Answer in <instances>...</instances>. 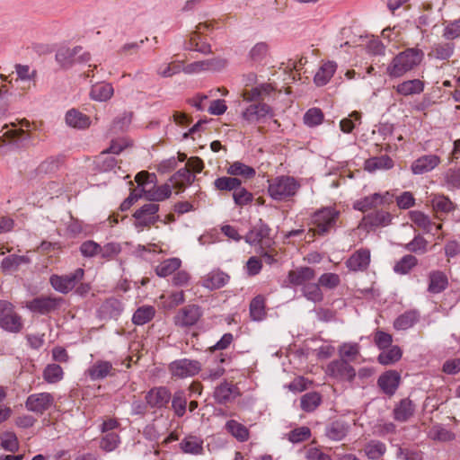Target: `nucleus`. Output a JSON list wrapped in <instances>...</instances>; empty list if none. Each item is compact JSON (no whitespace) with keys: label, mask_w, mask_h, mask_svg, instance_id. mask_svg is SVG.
I'll list each match as a JSON object with an SVG mask.
<instances>
[{"label":"nucleus","mask_w":460,"mask_h":460,"mask_svg":"<svg viewBox=\"0 0 460 460\" xmlns=\"http://www.w3.org/2000/svg\"><path fill=\"white\" fill-rule=\"evenodd\" d=\"M424 57L421 49L410 48L397 54L386 67L390 77L397 78L419 66Z\"/></svg>","instance_id":"nucleus-1"},{"label":"nucleus","mask_w":460,"mask_h":460,"mask_svg":"<svg viewBox=\"0 0 460 460\" xmlns=\"http://www.w3.org/2000/svg\"><path fill=\"white\" fill-rule=\"evenodd\" d=\"M299 188L300 184L295 178L279 176L270 181L268 192L273 199L281 201L293 197Z\"/></svg>","instance_id":"nucleus-2"},{"label":"nucleus","mask_w":460,"mask_h":460,"mask_svg":"<svg viewBox=\"0 0 460 460\" xmlns=\"http://www.w3.org/2000/svg\"><path fill=\"white\" fill-rule=\"evenodd\" d=\"M84 275V270L78 268L74 272L66 275H52L49 279V282L55 290L62 294H67L83 279Z\"/></svg>","instance_id":"nucleus-3"},{"label":"nucleus","mask_w":460,"mask_h":460,"mask_svg":"<svg viewBox=\"0 0 460 460\" xmlns=\"http://www.w3.org/2000/svg\"><path fill=\"white\" fill-rule=\"evenodd\" d=\"M326 374L338 381L351 382L356 376V370L348 360L339 358L327 365Z\"/></svg>","instance_id":"nucleus-4"},{"label":"nucleus","mask_w":460,"mask_h":460,"mask_svg":"<svg viewBox=\"0 0 460 460\" xmlns=\"http://www.w3.org/2000/svg\"><path fill=\"white\" fill-rule=\"evenodd\" d=\"M203 314L202 309L197 305H188L178 310L173 317L176 326L187 328L195 325Z\"/></svg>","instance_id":"nucleus-5"},{"label":"nucleus","mask_w":460,"mask_h":460,"mask_svg":"<svg viewBox=\"0 0 460 460\" xmlns=\"http://www.w3.org/2000/svg\"><path fill=\"white\" fill-rule=\"evenodd\" d=\"M201 370V364L198 360L181 358L172 361L169 365L172 376L177 378H186L197 375Z\"/></svg>","instance_id":"nucleus-6"},{"label":"nucleus","mask_w":460,"mask_h":460,"mask_svg":"<svg viewBox=\"0 0 460 460\" xmlns=\"http://www.w3.org/2000/svg\"><path fill=\"white\" fill-rule=\"evenodd\" d=\"M339 213L332 208H326L314 213L313 224L314 234H323L332 227L336 222Z\"/></svg>","instance_id":"nucleus-7"},{"label":"nucleus","mask_w":460,"mask_h":460,"mask_svg":"<svg viewBox=\"0 0 460 460\" xmlns=\"http://www.w3.org/2000/svg\"><path fill=\"white\" fill-rule=\"evenodd\" d=\"M55 398L50 393H37L29 395L25 402L28 411L37 414H43L54 405Z\"/></svg>","instance_id":"nucleus-8"},{"label":"nucleus","mask_w":460,"mask_h":460,"mask_svg":"<svg viewBox=\"0 0 460 460\" xmlns=\"http://www.w3.org/2000/svg\"><path fill=\"white\" fill-rule=\"evenodd\" d=\"M394 196L390 194L388 191L384 194L381 193H374L372 195L367 196L361 199L357 200L353 207L355 209L367 212L368 210L376 208L379 206L385 204H390L393 202Z\"/></svg>","instance_id":"nucleus-9"},{"label":"nucleus","mask_w":460,"mask_h":460,"mask_svg":"<svg viewBox=\"0 0 460 460\" xmlns=\"http://www.w3.org/2000/svg\"><path fill=\"white\" fill-rule=\"evenodd\" d=\"M62 301L61 297L40 296L28 302L27 308L34 313L47 314L57 310Z\"/></svg>","instance_id":"nucleus-10"},{"label":"nucleus","mask_w":460,"mask_h":460,"mask_svg":"<svg viewBox=\"0 0 460 460\" xmlns=\"http://www.w3.org/2000/svg\"><path fill=\"white\" fill-rule=\"evenodd\" d=\"M158 210L159 206L155 203L145 204L134 213V217L136 218L135 226L137 227H145L154 225L158 218V216H156Z\"/></svg>","instance_id":"nucleus-11"},{"label":"nucleus","mask_w":460,"mask_h":460,"mask_svg":"<svg viewBox=\"0 0 460 460\" xmlns=\"http://www.w3.org/2000/svg\"><path fill=\"white\" fill-rule=\"evenodd\" d=\"M172 398L170 391L164 386L154 387L146 394V405L161 409L166 407Z\"/></svg>","instance_id":"nucleus-12"},{"label":"nucleus","mask_w":460,"mask_h":460,"mask_svg":"<svg viewBox=\"0 0 460 460\" xmlns=\"http://www.w3.org/2000/svg\"><path fill=\"white\" fill-rule=\"evenodd\" d=\"M391 220L392 217L390 213L384 210H376L366 215L362 218L359 226L369 231L375 227L388 226L391 223Z\"/></svg>","instance_id":"nucleus-13"},{"label":"nucleus","mask_w":460,"mask_h":460,"mask_svg":"<svg viewBox=\"0 0 460 460\" xmlns=\"http://www.w3.org/2000/svg\"><path fill=\"white\" fill-rule=\"evenodd\" d=\"M239 395L240 393L238 387L226 380L217 385L214 391V398L216 402L220 404H226L232 402Z\"/></svg>","instance_id":"nucleus-14"},{"label":"nucleus","mask_w":460,"mask_h":460,"mask_svg":"<svg viewBox=\"0 0 460 460\" xmlns=\"http://www.w3.org/2000/svg\"><path fill=\"white\" fill-rule=\"evenodd\" d=\"M441 163L439 156L436 155H425L416 159L411 165L413 174H424L431 172Z\"/></svg>","instance_id":"nucleus-15"},{"label":"nucleus","mask_w":460,"mask_h":460,"mask_svg":"<svg viewBox=\"0 0 460 460\" xmlns=\"http://www.w3.org/2000/svg\"><path fill=\"white\" fill-rule=\"evenodd\" d=\"M116 369L110 361L97 360L87 370L86 374L91 380H102L115 376Z\"/></svg>","instance_id":"nucleus-16"},{"label":"nucleus","mask_w":460,"mask_h":460,"mask_svg":"<svg viewBox=\"0 0 460 460\" xmlns=\"http://www.w3.org/2000/svg\"><path fill=\"white\" fill-rule=\"evenodd\" d=\"M370 263V252L367 249L356 251L346 261L347 267L353 271H363Z\"/></svg>","instance_id":"nucleus-17"},{"label":"nucleus","mask_w":460,"mask_h":460,"mask_svg":"<svg viewBox=\"0 0 460 460\" xmlns=\"http://www.w3.org/2000/svg\"><path fill=\"white\" fill-rule=\"evenodd\" d=\"M270 107L265 103L250 105L242 116L248 123H255L270 112Z\"/></svg>","instance_id":"nucleus-18"},{"label":"nucleus","mask_w":460,"mask_h":460,"mask_svg":"<svg viewBox=\"0 0 460 460\" xmlns=\"http://www.w3.org/2000/svg\"><path fill=\"white\" fill-rule=\"evenodd\" d=\"M81 52V46H76L73 49L63 47L58 50L56 54V60L61 66L68 68L75 64V57Z\"/></svg>","instance_id":"nucleus-19"},{"label":"nucleus","mask_w":460,"mask_h":460,"mask_svg":"<svg viewBox=\"0 0 460 460\" xmlns=\"http://www.w3.org/2000/svg\"><path fill=\"white\" fill-rule=\"evenodd\" d=\"M400 382V376L395 371H387L378 378V385L386 394L395 393Z\"/></svg>","instance_id":"nucleus-20"},{"label":"nucleus","mask_w":460,"mask_h":460,"mask_svg":"<svg viewBox=\"0 0 460 460\" xmlns=\"http://www.w3.org/2000/svg\"><path fill=\"white\" fill-rule=\"evenodd\" d=\"M315 272L312 268L300 267L288 272V280L291 284L296 286L305 285L306 281L314 279Z\"/></svg>","instance_id":"nucleus-21"},{"label":"nucleus","mask_w":460,"mask_h":460,"mask_svg":"<svg viewBox=\"0 0 460 460\" xmlns=\"http://www.w3.org/2000/svg\"><path fill=\"white\" fill-rule=\"evenodd\" d=\"M429 279L428 291L432 294L441 293L448 286L447 277L440 270L431 271L429 275Z\"/></svg>","instance_id":"nucleus-22"},{"label":"nucleus","mask_w":460,"mask_h":460,"mask_svg":"<svg viewBox=\"0 0 460 460\" xmlns=\"http://www.w3.org/2000/svg\"><path fill=\"white\" fill-rule=\"evenodd\" d=\"M394 89L403 96L420 94L424 90V83L420 79L407 80L394 86Z\"/></svg>","instance_id":"nucleus-23"},{"label":"nucleus","mask_w":460,"mask_h":460,"mask_svg":"<svg viewBox=\"0 0 460 460\" xmlns=\"http://www.w3.org/2000/svg\"><path fill=\"white\" fill-rule=\"evenodd\" d=\"M66 122L69 127L77 129L87 128L91 124L90 118L75 109L69 110L66 112Z\"/></svg>","instance_id":"nucleus-24"},{"label":"nucleus","mask_w":460,"mask_h":460,"mask_svg":"<svg viewBox=\"0 0 460 460\" xmlns=\"http://www.w3.org/2000/svg\"><path fill=\"white\" fill-rule=\"evenodd\" d=\"M270 227L267 225L261 224L248 232L245 235L244 240L246 243L254 245L258 243H263L270 235Z\"/></svg>","instance_id":"nucleus-25"},{"label":"nucleus","mask_w":460,"mask_h":460,"mask_svg":"<svg viewBox=\"0 0 460 460\" xmlns=\"http://www.w3.org/2000/svg\"><path fill=\"white\" fill-rule=\"evenodd\" d=\"M455 44L450 42L436 43L432 46L429 57L438 60H448L454 54Z\"/></svg>","instance_id":"nucleus-26"},{"label":"nucleus","mask_w":460,"mask_h":460,"mask_svg":"<svg viewBox=\"0 0 460 460\" xmlns=\"http://www.w3.org/2000/svg\"><path fill=\"white\" fill-rule=\"evenodd\" d=\"M121 311V304L116 298H109L104 301L100 309L99 314L102 319L117 318Z\"/></svg>","instance_id":"nucleus-27"},{"label":"nucleus","mask_w":460,"mask_h":460,"mask_svg":"<svg viewBox=\"0 0 460 460\" xmlns=\"http://www.w3.org/2000/svg\"><path fill=\"white\" fill-rule=\"evenodd\" d=\"M195 180V176L187 167L178 170L171 178L170 181L173 188L179 190L184 189L187 185L191 184Z\"/></svg>","instance_id":"nucleus-28"},{"label":"nucleus","mask_w":460,"mask_h":460,"mask_svg":"<svg viewBox=\"0 0 460 460\" xmlns=\"http://www.w3.org/2000/svg\"><path fill=\"white\" fill-rule=\"evenodd\" d=\"M415 406L412 402L408 399H402L399 404L394 409V417L396 420L404 422L409 420L414 413Z\"/></svg>","instance_id":"nucleus-29"},{"label":"nucleus","mask_w":460,"mask_h":460,"mask_svg":"<svg viewBox=\"0 0 460 460\" xmlns=\"http://www.w3.org/2000/svg\"><path fill=\"white\" fill-rule=\"evenodd\" d=\"M336 64L332 61L324 63L316 72L314 82L317 86L325 85L330 79L333 76L336 71Z\"/></svg>","instance_id":"nucleus-30"},{"label":"nucleus","mask_w":460,"mask_h":460,"mask_svg":"<svg viewBox=\"0 0 460 460\" xmlns=\"http://www.w3.org/2000/svg\"><path fill=\"white\" fill-rule=\"evenodd\" d=\"M0 325L3 329L11 332H18L22 327L21 317L13 308L1 317Z\"/></svg>","instance_id":"nucleus-31"},{"label":"nucleus","mask_w":460,"mask_h":460,"mask_svg":"<svg viewBox=\"0 0 460 460\" xmlns=\"http://www.w3.org/2000/svg\"><path fill=\"white\" fill-rule=\"evenodd\" d=\"M226 429L240 442H244L249 439L248 429L234 420H230L226 423Z\"/></svg>","instance_id":"nucleus-32"},{"label":"nucleus","mask_w":460,"mask_h":460,"mask_svg":"<svg viewBox=\"0 0 460 460\" xmlns=\"http://www.w3.org/2000/svg\"><path fill=\"white\" fill-rule=\"evenodd\" d=\"M348 433V426L342 421H333L327 426L325 435L333 441L342 440Z\"/></svg>","instance_id":"nucleus-33"},{"label":"nucleus","mask_w":460,"mask_h":460,"mask_svg":"<svg viewBox=\"0 0 460 460\" xmlns=\"http://www.w3.org/2000/svg\"><path fill=\"white\" fill-rule=\"evenodd\" d=\"M430 202L433 210L437 214H447L453 211L456 208L455 204L445 195H434Z\"/></svg>","instance_id":"nucleus-34"},{"label":"nucleus","mask_w":460,"mask_h":460,"mask_svg":"<svg viewBox=\"0 0 460 460\" xmlns=\"http://www.w3.org/2000/svg\"><path fill=\"white\" fill-rule=\"evenodd\" d=\"M394 166V161L388 155L372 157L365 162V169L369 172L382 169H391Z\"/></svg>","instance_id":"nucleus-35"},{"label":"nucleus","mask_w":460,"mask_h":460,"mask_svg":"<svg viewBox=\"0 0 460 460\" xmlns=\"http://www.w3.org/2000/svg\"><path fill=\"white\" fill-rule=\"evenodd\" d=\"M229 280V276L222 271H213L204 280V286L209 289L224 287Z\"/></svg>","instance_id":"nucleus-36"},{"label":"nucleus","mask_w":460,"mask_h":460,"mask_svg":"<svg viewBox=\"0 0 460 460\" xmlns=\"http://www.w3.org/2000/svg\"><path fill=\"white\" fill-rule=\"evenodd\" d=\"M181 261L178 258H171L162 261L155 268V272L159 277H167L172 274L181 267Z\"/></svg>","instance_id":"nucleus-37"},{"label":"nucleus","mask_w":460,"mask_h":460,"mask_svg":"<svg viewBox=\"0 0 460 460\" xmlns=\"http://www.w3.org/2000/svg\"><path fill=\"white\" fill-rule=\"evenodd\" d=\"M171 194L172 190L169 184H164L145 191L146 199L150 201H163L168 199Z\"/></svg>","instance_id":"nucleus-38"},{"label":"nucleus","mask_w":460,"mask_h":460,"mask_svg":"<svg viewBox=\"0 0 460 460\" xmlns=\"http://www.w3.org/2000/svg\"><path fill=\"white\" fill-rule=\"evenodd\" d=\"M113 87L111 84H96L91 90L92 99L99 102H105L113 95Z\"/></svg>","instance_id":"nucleus-39"},{"label":"nucleus","mask_w":460,"mask_h":460,"mask_svg":"<svg viewBox=\"0 0 460 460\" xmlns=\"http://www.w3.org/2000/svg\"><path fill=\"white\" fill-rule=\"evenodd\" d=\"M417 264L418 259L415 256L406 254L395 263L394 270L398 274H408Z\"/></svg>","instance_id":"nucleus-40"},{"label":"nucleus","mask_w":460,"mask_h":460,"mask_svg":"<svg viewBox=\"0 0 460 460\" xmlns=\"http://www.w3.org/2000/svg\"><path fill=\"white\" fill-rule=\"evenodd\" d=\"M322 397L316 392H311L304 394L300 400V406L303 411L311 412L314 411L321 403Z\"/></svg>","instance_id":"nucleus-41"},{"label":"nucleus","mask_w":460,"mask_h":460,"mask_svg":"<svg viewBox=\"0 0 460 460\" xmlns=\"http://www.w3.org/2000/svg\"><path fill=\"white\" fill-rule=\"evenodd\" d=\"M411 220L421 228L426 233H431L433 230L434 223L430 220L429 216L424 213L415 210L410 212Z\"/></svg>","instance_id":"nucleus-42"},{"label":"nucleus","mask_w":460,"mask_h":460,"mask_svg":"<svg viewBox=\"0 0 460 460\" xmlns=\"http://www.w3.org/2000/svg\"><path fill=\"white\" fill-rule=\"evenodd\" d=\"M227 173L233 176H243L251 179L255 175V170L241 162L233 163L226 170Z\"/></svg>","instance_id":"nucleus-43"},{"label":"nucleus","mask_w":460,"mask_h":460,"mask_svg":"<svg viewBox=\"0 0 460 460\" xmlns=\"http://www.w3.org/2000/svg\"><path fill=\"white\" fill-rule=\"evenodd\" d=\"M402 352L398 346H392L389 349L379 354L377 360L382 365H392L402 358Z\"/></svg>","instance_id":"nucleus-44"},{"label":"nucleus","mask_w":460,"mask_h":460,"mask_svg":"<svg viewBox=\"0 0 460 460\" xmlns=\"http://www.w3.org/2000/svg\"><path fill=\"white\" fill-rule=\"evenodd\" d=\"M418 314L415 311H409L397 317L394 323V326L397 330H407L413 326L418 321Z\"/></svg>","instance_id":"nucleus-45"},{"label":"nucleus","mask_w":460,"mask_h":460,"mask_svg":"<svg viewBox=\"0 0 460 460\" xmlns=\"http://www.w3.org/2000/svg\"><path fill=\"white\" fill-rule=\"evenodd\" d=\"M385 451V445L378 440H371L364 447L366 456L373 460L380 458Z\"/></svg>","instance_id":"nucleus-46"},{"label":"nucleus","mask_w":460,"mask_h":460,"mask_svg":"<svg viewBox=\"0 0 460 460\" xmlns=\"http://www.w3.org/2000/svg\"><path fill=\"white\" fill-rule=\"evenodd\" d=\"M241 180L236 177L223 176L215 180L214 186L218 190L234 192L241 185Z\"/></svg>","instance_id":"nucleus-47"},{"label":"nucleus","mask_w":460,"mask_h":460,"mask_svg":"<svg viewBox=\"0 0 460 460\" xmlns=\"http://www.w3.org/2000/svg\"><path fill=\"white\" fill-rule=\"evenodd\" d=\"M63 369L58 364H49L43 371V378L49 384H56L63 378Z\"/></svg>","instance_id":"nucleus-48"},{"label":"nucleus","mask_w":460,"mask_h":460,"mask_svg":"<svg viewBox=\"0 0 460 460\" xmlns=\"http://www.w3.org/2000/svg\"><path fill=\"white\" fill-rule=\"evenodd\" d=\"M155 313V311L153 306L139 307L134 313L132 322L137 325H143L153 319Z\"/></svg>","instance_id":"nucleus-49"},{"label":"nucleus","mask_w":460,"mask_h":460,"mask_svg":"<svg viewBox=\"0 0 460 460\" xmlns=\"http://www.w3.org/2000/svg\"><path fill=\"white\" fill-rule=\"evenodd\" d=\"M180 447L181 450L186 454L198 455L200 454L203 449L202 441L199 438L192 436L183 439L181 442Z\"/></svg>","instance_id":"nucleus-50"},{"label":"nucleus","mask_w":460,"mask_h":460,"mask_svg":"<svg viewBox=\"0 0 460 460\" xmlns=\"http://www.w3.org/2000/svg\"><path fill=\"white\" fill-rule=\"evenodd\" d=\"M265 301L261 296H255L250 304V314L254 321H261L265 315Z\"/></svg>","instance_id":"nucleus-51"},{"label":"nucleus","mask_w":460,"mask_h":460,"mask_svg":"<svg viewBox=\"0 0 460 460\" xmlns=\"http://www.w3.org/2000/svg\"><path fill=\"white\" fill-rule=\"evenodd\" d=\"M187 399L183 391H177L172 398V408L178 417H182L186 411Z\"/></svg>","instance_id":"nucleus-52"},{"label":"nucleus","mask_w":460,"mask_h":460,"mask_svg":"<svg viewBox=\"0 0 460 460\" xmlns=\"http://www.w3.org/2000/svg\"><path fill=\"white\" fill-rule=\"evenodd\" d=\"M340 358L354 360L359 355L358 343L345 342L339 347Z\"/></svg>","instance_id":"nucleus-53"},{"label":"nucleus","mask_w":460,"mask_h":460,"mask_svg":"<svg viewBox=\"0 0 460 460\" xmlns=\"http://www.w3.org/2000/svg\"><path fill=\"white\" fill-rule=\"evenodd\" d=\"M233 199L235 205L243 207L252 201L253 196L241 184L233 192Z\"/></svg>","instance_id":"nucleus-54"},{"label":"nucleus","mask_w":460,"mask_h":460,"mask_svg":"<svg viewBox=\"0 0 460 460\" xmlns=\"http://www.w3.org/2000/svg\"><path fill=\"white\" fill-rule=\"evenodd\" d=\"M303 294L308 300L314 303L321 302L323 298L319 283L305 284L303 288Z\"/></svg>","instance_id":"nucleus-55"},{"label":"nucleus","mask_w":460,"mask_h":460,"mask_svg":"<svg viewBox=\"0 0 460 460\" xmlns=\"http://www.w3.org/2000/svg\"><path fill=\"white\" fill-rule=\"evenodd\" d=\"M429 437L433 440L442 442L454 439V434L440 425L433 426L429 431Z\"/></svg>","instance_id":"nucleus-56"},{"label":"nucleus","mask_w":460,"mask_h":460,"mask_svg":"<svg viewBox=\"0 0 460 460\" xmlns=\"http://www.w3.org/2000/svg\"><path fill=\"white\" fill-rule=\"evenodd\" d=\"M0 439L1 447L5 451L14 453L19 449L18 438L14 433L5 432L1 436Z\"/></svg>","instance_id":"nucleus-57"},{"label":"nucleus","mask_w":460,"mask_h":460,"mask_svg":"<svg viewBox=\"0 0 460 460\" xmlns=\"http://www.w3.org/2000/svg\"><path fill=\"white\" fill-rule=\"evenodd\" d=\"M427 240L421 235L418 234L405 245V249L411 252L422 254L427 252Z\"/></svg>","instance_id":"nucleus-58"},{"label":"nucleus","mask_w":460,"mask_h":460,"mask_svg":"<svg viewBox=\"0 0 460 460\" xmlns=\"http://www.w3.org/2000/svg\"><path fill=\"white\" fill-rule=\"evenodd\" d=\"M323 113L318 108L308 110L304 116V122L307 126L314 127L323 122Z\"/></svg>","instance_id":"nucleus-59"},{"label":"nucleus","mask_w":460,"mask_h":460,"mask_svg":"<svg viewBox=\"0 0 460 460\" xmlns=\"http://www.w3.org/2000/svg\"><path fill=\"white\" fill-rule=\"evenodd\" d=\"M443 37L453 40L460 37V19L449 22L444 28Z\"/></svg>","instance_id":"nucleus-60"},{"label":"nucleus","mask_w":460,"mask_h":460,"mask_svg":"<svg viewBox=\"0 0 460 460\" xmlns=\"http://www.w3.org/2000/svg\"><path fill=\"white\" fill-rule=\"evenodd\" d=\"M101 245L94 241L88 240L80 245V252L84 257L92 258L100 255Z\"/></svg>","instance_id":"nucleus-61"},{"label":"nucleus","mask_w":460,"mask_h":460,"mask_svg":"<svg viewBox=\"0 0 460 460\" xmlns=\"http://www.w3.org/2000/svg\"><path fill=\"white\" fill-rule=\"evenodd\" d=\"M311 436L310 429L307 427H300L291 430L288 433V439L292 443H299L308 439Z\"/></svg>","instance_id":"nucleus-62"},{"label":"nucleus","mask_w":460,"mask_h":460,"mask_svg":"<svg viewBox=\"0 0 460 460\" xmlns=\"http://www.w3.org/2000/svg\"><path fill=\"white\" fill-rule=\"evenodd\" d=\"M119 443V435L114 432L107 433L101 440V447L105 451L114 450Z\"/></svg>","instance_id":"nucleus-63"},{"label":"nucleus","mask_w":460,"mask_h":460,"mask_svg":"<svg viewBox=\"0 0 460 460\" xmlns=\"http://www.w3.org/2000/svg\"><path fill=\"white\" fill-rule=\"evenodd\" d=\"M61 164V159L58 157H49L43 161L38 170L40 172L51 173L56 172Z\"/></svg>","instance_id":"nucleus-64"}]
</instances>
